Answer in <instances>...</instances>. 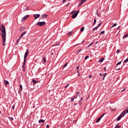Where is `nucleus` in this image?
I'll return each instance as SVG.
<instances>
[{"instance_id":"obj_12","label":"nucleus","mask_w":128,"mask_h":128,"mask_svg":"<svg viewBox=\"0 0 128 128\" xmlns=\"http://www.w3.org/2000/svg\"><path fill=\"white\" fill-rule=\"evenodd\" d=\"M4 84L6 86H8V84H10V82H8V81L5 80H4Z\"/></svg>"},{"instance_id":"obj_38","label":"nucleus","mask_w":128,"mask_h":128,"mask_svg":"<svg viewBox=\"0 0 128 128\" xmlns=\"http://www.w3.org/2000/svg\"><path fill=\"white\" fill-rule=\"evenodd\" d=\"M70 2H68V4L66 5V7H68V6H70Z\"/></svg>"},{"instance_id":"obj_17","label":"nucleus","mask_w":128,"mask_h":128,"mask_svg":"<svg viewBox=\"0 0 128 128\" xmlns=\"http://www.w3.org/2000/svg\"><path fill=\"white\" fill-rule=\"evenodd\" d=\"M100 120H102V117L100 116L98 118L96 119V122H100Z\"/></svg>"},{"instance_id":"obj_6","label":"nucleus","mask_w":128,"mask_h":128,"mask_svg":"<svg viewBox=\"0 0 128 128\" xmlns=\"http://www.w3.org/2000/svg\"><path fill=\"white\" fill-rule=\"evenodd\" d=\"M78 12H80V10H77L73 15H72V18L74 19L76 18V16H78Z\"/></svg>"},{"instance_id":"obj_15","label":"nucleus","mask_w":128,"mask_h":128,"mask_svg":"<svg viewBox=\"0 0 128 128\" xmlns=\"http://www.w3.org/2000/svg\"><path fill=\"white\" fill-rule=\"evenodd\" d=\"M82 100H84V98H81L80 100L78 102V104H80V106H82Z\"/></svg>"},{"instance_id":"obj_28","label":"nucleus","mask_w":128,"mask_h":128,"mask_svg":"<svg viewBox=\"0 0 128 128\" xmlns=\"http://www.w3.org/2000/svg\"><path fill=\"white\" fill-rule=\"evenodd\" d=\"M94 42H92L91 44H90L88 46V48H90V46Z\"/></svg>"},{"instance_id":"obj_54","label":"nucleus","mask_w":128,"mask_h":128,"mask_svg":"<svg viewBox=\"0 0 128 128\" xmlns=\"http://www.w3.org/2000/svg\"><path fill=\"white\" fill-rule=\"evenodd\" d=\"M120 70V68H118L116 69V70Z\"/></svg>"},{"instance_id":"obj_27","label":"nucleus","mask_w":128,"mask_h":128,"mask_svg":"<svg viewBox=\"0 0 128 128\" xmlns=\"http://www.w3.org/2000/svg\"><path fill=\"white\" fill-rule=\"evenodd\" d=\"M96 14L98 16H100V14L98 13V10H96Z\"/></svg>"},{"instance_id":"obj_11","label":"nucleus","mask_w":128,"mask_h":128,"mask_svg":"<svg viewBox=\"0 0 128 128\" xmlns=\"http://www.w3.org/2000/svg\"><path fill=\"white\" fill-rule=\"evenodd\" d=\"M100 76H104L103 80H104V78L106 76V73H104V74H102V73L100 74Z\"/></svg>"},{"instance_id":"obj_23","label":"nucleus","mask_w":128,"mask_h":128,"mask_svg":"<svg viewBox=\"0 0 128 128\" xmlns=\"http://www.w3.org/2000/svg\"><path fill=\"white\" fill-rule=\"evenodd\" d=\"M97 29H98V26H96V27L92 28V31L94 32L96 30H97Z\"/></svg>"},{"instance_id":"obj_4","label":"nucleus","mask_w":128,"mask_h":128,"mask_svg":"<svg viewBox=\"0 0 128 128\" xmlns=\"http://www.w3.org/2000/svg\"><path fill=\"white\" fill-rule=\"evenodd\" d=\"M28 49H26V52L24 55V64H26V58H28Z\"/></svg>"},{"instance_id":"obj_34","label":"nucleus","mask_w":128,"mask_h":128,"mask_svg":"<svg viewBox=\"0 0 128 128\" xmlns=\"http://www.w3.org/2000/svg\"><path fill=\"white\" fill-rule=\"evenodd\" d=\"M88 58H90V56H86L84 58V60H88Z\"/></svg>"},{"instance_id":"obj_45","label":"nucleus","mask_w":128,"mask_h":128,"mask_svg":"<svg viewBox=\"0 0 128 128\" xmlns=\"http://www.w3.org/2000/svg\"><path fill=\"white\" fill-rule=\"evenodd\" d=\"M68 86H70V84H68L66 86L64 87V88H68Z\"/></svg>"},{"instance_id":"obj_63","label":"nucleus","mask_w":128,"mask_h":128,"mask_svg":"<svg viewBox=\"0 0 128 128\" xmlns=\"http://www.w3.org/2000/svg\"><path fill=\"white\" fill-rule=\"evenodd\" d=\"M0 114H2V112L0 110Z\"/></svg>"},{"instance_id":"obj_33","label":"nucleus","mask_w":128,"mask_h":128,"mask_svg":"<svg viewBox=\"0 0 128 128\" xmlns=\"http://www.w3.org/2000/svg\"><path fill=\"white\" fill-rule=\"evenodd\" d=\"M20 88L21 90H22V85L20 84Z\"/></svg>"},{"instance_id":"obj_47","label":"nucleus","mask_w":128,"mask_h":128,"mask_svg":"<svg viewBox=\"0 0 128 128\" xmlns=\"http://www.w3.org/2000/svg\"><path fill=\"white\" fill-rule=\"evenodd\" d=\"M124 90H126V88H124V90H122L121 92H124Z\"/></svg>"},{"instance_id":"obj_24","label":"nucleus","mask_w":128,"mask_h":128,"mask_svg":"<svg viewBox=\"0 0 128 128\" xmlns=\"http://www.w3.org/2000/svg\"><path fill=\"white\" fill-rule=\"evenodd\" d=\"M8 118L10 120H14V118L10 116H8Z\"/></svg>"},{"instance_id":"obj_20","label":"nucleus","mask_w":128,"mask_h":128,"mask_svg":"<svg viewBox=\"0 0 128 128\" xmlns=\"http://www.w3.org/2000/svg\"><path fill=\"white\" fill-rule=\"evenodd\" d=\"M44 122L45 120L42 119H40V120H38L39 124H40V122Z\"/></svg>"},{"instance_id":"obj_18","label":"nucleus","mask_w":128,"mask_h":128,"mask_svg":"<svg viewBox=\"0 0 128 128\" xmlns=\"http://www.w3.org/2000/svg\"><path fill=\"white\" fill-rule=\"evenodd\" d=\"M128 34H125L124 35L123 37H122V38H128Z\"/></svg>"},{"instance_id":"obj_26","label":"nucleus","mask_w":128,"mask_h":128,"mask_svg":"<svg viewBox=\"0 0 128 128\" xmlns=\"http://www.w3.org/2000/svg\"><path fill=\"white\" fill-rule=\"evenodd\" d=\"M84 27H82L80 28V32H84Z\"/></svg>"},{"instance_id":"obj_1","label":"nucleus","mask_w":128,"mask_h":128,"mask_svg":"<svg viewBox=\"0 0 128 128\" xmlns=\"http://www.w3.org/2000/svg\"><path fill=\"white\" fill-rule=\"evenodd\" d=\"M2 28V44L4 46H6V27L2 24L1 26Z\"/></svg>"},{"instance_id":"obj_36","label":"nucleus","mask_w":128,"mask_h":128,"mask_svg":"<svg viewBox=\"0 0 128 128\" xmlns=\"http://www.w3.org/2000/svg\"><path fill=\"white\" fill-rule=\"evenodd\" d=\"M116 26V23H115V24H114L112 26H111V28H114V26Z\"/></svg>"},{"instance_id":"obj_44","label":"nucleus","mask_w":128,"mask_h":128,"mask_svg":"<svg viewBox=\"0 0 128 128\" xmlns=\"http://www.w3.org/2000/svg\"><path fill=\"white\" fill-rule=\"evenodd\" d=\"M125 112H126V114H128V108L127 110H125Z\"/></svg>"},{"instance_id":"obj_22","label":"nucleus","mask_w":128,"mask_h":128,"mask_svg":"<svg viewBox=\"0 0 128 128\" xmlns=\"http://www.w3.org/2000/svg\"><path fill=\"white\" fill-rule=\"evenodd\" d=\"M32 82H33L34 84H36L38 82H36V80L34 79H32Z\"/></svg>"},{"instance_id":"obj_55","label":"nucleus","mask_w":128,"mask_h":128,"mask_svg":"<svg viewBox=\"0 0 128 128\" xmlns=\"http://www.w3.org/2000/svg\"><path fill=\"white\" fill-rule=\"evenodd\" d=\"M104 70L106 71V67H104Z\"/></svg>"},{"instance_id":"obj_10","label":"nucleus","mask_w":128,"mask_h":128,"mask_svg":"<svg viewBox=\"0 0 128 128\" xmlns=\"http://www.w3.org/2000/svg\"><path fill=\"white\" fill-rule=\"evenodd\" d=\"M34 18H35V20H36V18H38L40 16V14H35L34 15Z\"/></svg>"},{"instance_id":"obj_53","label":"nucleus","mask_w":128,"mask_h":128,"mask_svg":"<svg viewBox=\"0 0 128 128\" xmlns=\"http://www.w3.org/2000/svg\"><path fill=\"white\" fill-rule=\"evenodd\" d=\"M76 12V10L73 11L72 12H71L70 14H74V12Z\"/></svg>"},{"instance_id":"obj_64","label":"nucleus","mask_w":128,"mask_h":128,"mask_svg":"<svg viewBox=\"0 0 128 128\" xmlns=\"http://www.w3.org/2000/svg\"><path fill=\"white\" fill-rule=\"evenodd\" d=\"M52 54H54V53H52Z\"/></svg>"},{"instance_id":"obj_52","label":"nucleus","mask_w":128,"mask_h":128,"mask_svg":"<svg viewBox=\"0 0 128 128\" xmlns=\"http://www.w3.org/2000/svg\"><path fill=\"white\" fill-rule=\"evenodd\" d=\"M120 52V50L118 49L116 51V52Z\"/></svg>"},{"instance_id":"obj_48","label":"nucleus","mask_w":128,"mask_h":128,"mask_svg":"<svg viewBox=\"0 0 128 128\" xmlns=\"http://www.w3.org/2000/svg\"><path fill=\"white\" fill-rule=\"evenodd\" d=\"M82 52V49H80L79 50V51L78 52V54L79 53V52Z\"/></svg>"},{"instance_id":"obj_59","label":"nucleus","mask_w":128,"mask_h":128,"mask_svg":"<svg viewBox=\"0 0 128 128\" xmlns=\"http://www.w3.org/2000/svg\"><path fill=\"white\" fill-rule=\"evenodd\" d=\"M98 42H96V44H98Z\"/></svg>"},{"instance_id":"obj_35","label":"nucleus","mask_w":128,"mask_h":128,"mask_svg":"<svg viewBox=\"0 0 128 128\" xmlns=\"http://www.w3.org/2000/svg\"><path fill=\"white\" fill-rule=\"evenodd\" d=\"M43 60L44 62H46V58H44V57H43Z\"/></svg>"},{"instance_id":"obj_62","label":"nucleus","mask_w":128,"mask_h":128,"mask_svg":"<svg viewBox=\"0 0 128 128\" xmlns=\"http://www.w3.org/2000/svg\"><path fill=\"white\" fill-rule=\"evenodd\" d=\"M74 104V106H76V104Z\"/></svg>"},{"instance_id":"obj_9","label":"nucleus","mask_w":128,"mask_h":128,"mask_svg":"<svg viewBox=\"0 0 128 128\" xmlns=\"http://www.w3.org/2000/svg\"><path fill=\"white\" fill-rule=\"evenodd\" d=\"M29 16L30 15L28 14L24 16L22 19V22H24V20H26V18H28Z\"/></svg>"},{"instance_id":"obj_46","label":"nucleus","mask_w":128,"mask_h":128,"mask_svg":"<svg viewBox=\"0 0 128 128\" xmlns=\"http://www.w3.org/2000/svg\"><path fill=\"white\" fill-rule=\"evenodd\" d=\"M12 109L13 110H14V105L12 106Z\"/></svg>"},{"instance_id":"obj_29","label":"nucleus","mask_w":128,"mask_h":128,"mask_svg":"<svg viewBox=\"0 0 128 128\" xmlns=\"http://www.w3.org/2000/svg\"><path fill=\"white\" fill-rule=\"evenodd\" d=\"M76 98V96H74L73 98H71V102H74V98Z\"/></svg>"},{"instance_id":"obj_7","label":"nucleus","mask_w":128,"mask_h":128,"mask_svg":"<svg viewBox=\"0 0 128 128\" xmlns=\"http://www.w3.org/2000/svg\"><path fill=\"white\" fill-rule=\"evenodd\" d=\"M88 0H80V2H79L78 4V8H80V6H81L82 4H84L85 2H86Z\"/></svg>"},{"instance_id":"obj_50","label":"nucleus","mask_w":128,"mask_h":128,"mask_svg":"<svg viewBox=\"0 0 128 128\" xmlns=\"http://www.w3.org/2000/svg\"><path fill=\"white\" fill-rule=\"evenodd\" d=\"M58 46V44H56V45H52V46Z\"/></svg>"},{"instance_id":"obj_16","label":"nucleus","mask_w":128,"mask_h":128,"mask_svg":"<svg viewBox=\"0 0 128 128\" xmlns=\"http://www.w3.org/2000/svg\"><path fill=\"white\" fill-rule=\"evenodd\" d=\"M26 30V27L22 26L20 28V32H22V30Z\"/></svg>"},{"instance_id":"obj_43","label":"nucleus","mask_w":128,"mask_h":128,"mask_svg":"<svg viewBox=\"0 0 128 128\" xmlns=\"http://www.w3.org/2000/svg\"><path fill=\"white\" fill-rule=\"evenodd\" d=\"M102 22H100L98 25V26H102Z\"/></svg>"},{"instance_id":"obj_25","label":"nucleus","mask_w":128,"mask_h":128,"mask_svg":"<svg viewBox=\"0 0 128 128\" xmlns=\"http://www.w3.org/2000/svg\"><path fill=\"white\" fill-rule=\"evenodd\" d=\"M20 40V37H19V38L16 41V44H18V42H19Z\"/></svg>"},{"instance_id":"obj_3","label":"nucleus","mask_w":128,"mask_h":128,"mask_svg":"<svg viewBox=\"0 0 128 128\" xmlns=\"http://www.w3.org/2000/svg\"><path fill=\"white\" fill-rule=\"evenodd\" d=\"M126 114V113L124 111H123L122 112L117 118L116 120L118 122V120H120V119L122 118V116H124Z\"/></svg>"},{"instance_id":"obj_51","label":"nucleus","mask_w":128,"mask_h":128,"mask_svg":"<svg viewBox=\"0 0 128 128\" xmlns=\"http://www.w3.org/2000/svg\"><path fill=\"white\" fill-rule=\"evenodd\" d=\"M64 2H66V0H63L62 4H64Z\"/></svg>"},{"instance_id":"obj_31","label":"nucleus","mask_w":128,"mask_h":128,"mask_svg":"<svg viewBox=\"0 0 128 128\" xmlns=\"http://www.w3.org/2000/svg\"><path fill=\"white\" fill-rule=\"evenodd\" d=\"M122 64V62H118L116 64V66H118L119 64Z\"/></svg>"},{"instance_id":"obj_32","label":"nucleus","mask_w":128,"mask_h":128,"mask_svg":"<svg viewBox=\"0 0 128 128\" xmlns=\"http://www.w3.org/2000/svg\"><path fill=\"white\" fill-rule=\"evenodd\" d=\"M80 92H76V96H80Z\"/></svg>"},{"instance_id":"obj_21","label":"nucleus","mask_w":128,"mask_h":128,"mask_svg":"<svg viewBox=\"0 0 128 128\" xmlns=\"http://www.w3.org/2000/svg\"><path fill=\"white\" fill-rule=\"evenodd\" d=\"M24 12H26V10H28V7H24Z\"/></svg>"},{"instance_id":"obj_30","label":"nucleus","mask_w":128,"mask_h":128,"mask_svg":"<svg viewBox=\"0 0 128 128\" xmlns=\"http://www.w3.org/2000/svg\"><path fill=\"white\" fill-rule=\"evenodd\" d=\"M96 19H94V22L93 26H94V24H96Z\"/></svg>"},{"instance_id":"obj_14","label":"nucleus","mask_w":128,"mask_h":128,"mask_svg":"<svg viewBox=\"0 0 128 128\" xmlns=\"http://www.w3.org/2000/svg\"><path fill=\"white\" fill-rule=\"evenodd\" d=\"M24 64H26V63L24 64V61L23 66H22L23 72H25L26 70V66H24Z\"/></svg>"},{"instance_id":"obj_37","label":"nucleus","mask_w":128,"mask_h":128,"mask_svg":"<svg viewBox=\"0 0 128 128\" xmlns=\"http://www.w3.org/2000/svg\"><path fill=\"white\" fill-rule=\"evenodd\" d=\"M68 66V63H66L64 66H63V68H66V66Z\"/></svg>"},{"instance_id":"obj_13","label":"nucleus","mask_w":128,"mask_h":128,"mask_svg":"<svg viewBox=\"0 0 128 128\" xmlns=\"http://www.w3.org/2000/svg\"><path fill=\"white\" fill-rule=\"evenodd\" d=\"M26 34V31H24V32H23L20 36V38H22Z\"/></svg>"},{"instance_id":"obj_39","label":"nucleus","mask_w":128,"mask_h":128,"mask_svg":"<svg viewBox=\"0 0 128 128\" xmlns=\"http://www.w3.org/2000/svg\"><path fill=\"white\" fill-rule=\"evenodd\" d=\"M115 128H120V126H118V125H116V126H115Z\"/></svg>"},{"instance_id":"obj_60","label":"nucleus","mask_w":128,"mask_h":128,"mask_svg":"<svg viewBox=\"0 0 128 128\" xmlns=\"http://www.w3.org/2000/svg\"><path fill=\"white\" fill-rule=\"evenodd\" d=\"M84 42V40L82 42L81 44H82V42Z\"/></svg>"},{"instance_id":"obj_2","label":"nucleus","mask_w":128,"mask_h":128,"mask_svg":"<svg viewBox=\"0 0 128 128\" xmlns=\"http://www.w3.org/2000/svg\"><path fill=\"white\" fill-rule=\"evenodd\" d=\"M2 28V44L4 46H6V27L2 24L1 26Z\"/></svg>"},{"instance_id":"obj_57","label":"nucleus","mask_w":128,"mask_h":128,"mask_svg":"<svg viewBox=\"0 0 128 128\" xmlns=\"http://www.w3.org/2000/svg\"><path fill=\"white\" fill-rule=\"evenodd\" d=\"M92 78V76H91V75H90V76H89V78Z\"/></svg>"},{"instance_id":"obj_42","label":"nucleus","mask_w":128,"mask_h":128,"mask_svg":"<svg viewBox=\"0 0 128 128\" xmlns=\"http://www.w3.org/2000/svg\"><path fill=\"white\" fill-rule=\"evenodd\" d=\"M104 114H106V113L104 114L102 116H100V118H102L104 116Z\"/></svg>"},{"instance_id":"obj_49","label":"nucleus","mask_w":128,"mask_h":128,"mask_svg":"<svg viewBox=\"0 0 128 128\" xmlns=\"http://www.w3.org/2000/svg\"><path fill=\"white\" fill-rule=\"evenodd\" d=\"M50 128V125L47 124V125H46V128Z\"/></svg>"},{"instance_id":"obj_8","label":"nucleus","mask_w":128,"mask_h":128,"mask_svg":"<svg viewBox=\"0 0 128 128\" xmlns=\"http://www.w3.org/2000/svg\"><path fill=\"white\" fill-rule=\"evenodd\" d=\"M48 18V14H44L41 16V20H44V18Z\"/></svg>"},{"instance_id":"obj_56","label":"nucleus","mask_w":128,"mask_h":128,"mask_svg":"<svg viewBox=\"0 0 128 128\" xmlns=\"http://www.w3.org/2000/svg\"><path fill=\"white\" fill-rule=\"evenodd\" d=\"M77 72H78V74H80V71H78V70H77Z\"/></svg>"},{"instance_id":"obj_41","label":"nucleus","mask_w":128,"mask_h":128,"mask_svg":"<svg viewBox=\"0 0 128 128\" xmlns=\"http://www.w3.org/2000/svg\"><path fill=\"white\" fill-rule=\"evenodd\" d=\"M80 68V66H78L76 67V70H78Z\"/></svg>"},{"instance_id":"obj_5","label":"nucleus","mask_w":128,"mask_h":128,"mask_svg":"<svg viewBox=\"0 0 128 128\" xmlns=\"http://www.w3.org/2000/svg\"><path fill=\"white\" fill-rule=\"evenodd\" d=\"M46 24V22H38L36 24V26H44Z\"/></svg>"},{"instance_id":"obj_58","label":"nucleus","mask_w":128,"mask_h":128,"mask_svg":"<svg viewBox=\"0 0 128 128\" xmlns=\"http://www.w3.org/2000/svg\"><path fill=\"white\" fill-rule=\"evenodd\" d=\"M78 76H80V73H79V74H78Z\"/></svg>"},{"instance_id":"obj_40","label":"nucleus","mask_w":128,"mask_h":128,"mask_svg":"<svg viewBox=\"0 0 128 128\" xmlns=\"http://www.w3.org/2000/svg\"><path fill=\"white\" fill-rule=\"evenodd\" d=\"M104 34V30L102 31V32L100 33V34Z\"/></svg>"},{"instance_id":"obj_61","label":"nucleus","mask_w":128,"mask_h":128,"mask_svg":"<svg viewBox=\"0 0 128 128\" xmlns=\"http://www.w3.org/2000/svg\"><path fill=\"white\" fill-rule=\"evenodd\" d=\"M120 28V26L118 27L117 30H118Z\"/></svg>"},{"instance_id":"obj_19","label":"nucleus","mask_w":128,"mask_h":128,"mask_svg":"<svg viewBox=\"0 0 128 128\" xmlns=\"http://www.w3.org/2000/svg\"><path fill=\"white\" fill-rule=\"evenodd\" d=\"M104 60V58H101L100 60L98 62H102Z\"/></svg>"}]
</instances>
